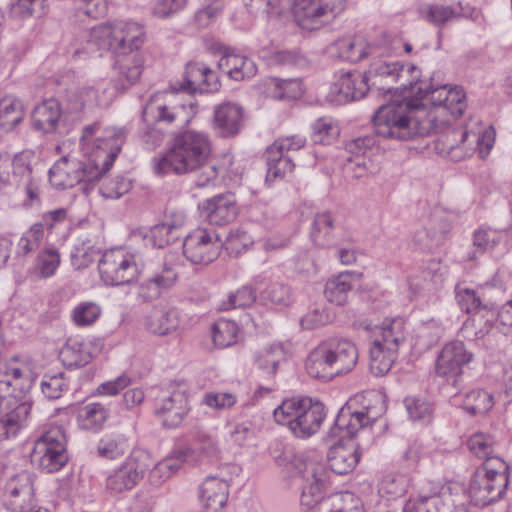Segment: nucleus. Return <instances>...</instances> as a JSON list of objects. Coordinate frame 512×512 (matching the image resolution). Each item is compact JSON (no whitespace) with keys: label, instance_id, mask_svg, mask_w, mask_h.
<instances>
[{"label":"nucleus","instance_id":"1","mask_svg":"<svg viewBox=\"0 0 512 512\" xmlns=\"http://www.w3.org/2000/svg\"><path fill=\"white\" fill-rule=\"evenodd\" d=\"M210 137L203 131L187 129L177 133L159 158H154L156 174L185 175L197 172L195 185L203 188L215 185L224 167L211 159Z\"/></svg>","mask_w":512,"mask_h":512},{"label":"nucleus","instance_id":"2","mask_svg":"<svg viewBox=\"0 0 512 512\" xmlns=\"http://www.w3.org/2000/svg\"><path fill=\"white\" fill-rule=\"evenodd\" d=\"M123 135L115 129L97 143L85 161L62 157L49 170V181L57 189L72 188L80 183L95 184L112 167L123 144Z\"/></svg>","mask_w":512,"mask_h":512},{"label":"nucleus","instance_id":"3","mask_svg":"<svg viewBox=\"0 0 512 512\" xmlns=\"http://www.w3.org/2000/svg\"><path fill=\"white\" fill-rule=\"evenodd\" d=\"M145 39L144 28L134 22L101 24L91 31V41L115 55V68L129 85L142 74L144 60L139 49Z\"/></svg>","mask_w":512,"mask_h":512},{"label":"nucleus","instance_id":"4","mask_svg":"<svg viewBox=\"0 0 512 512\" xmlns=\"http://www.w3.org/2000/svg\"><path fill=\"white\" fill-rule=\"evenodd\" d=\"M358 349L351 340L328 337L312 349L306 359L305 369L315 379L330 381L351 372L358 362Z\"/></svg>","mask_w":512,"mask_h":512},{"label":"nucleus","instance_id":"5","mask_svg":"<svg viewBox=\"0 0 512 512\" xmlns=\"http://www.w3.org/2000/svg\"><path fill=\"white\" fill-rule=\"evenodd\" d=\"M280 465H286L287 468L300 475L305 481L302 488L300 503L308 511L318 512V506L326 497L322 496L323 488L328 479V472L323 463L314 455L309 453L284 452L280 458Z\"/></svg>","mask_w":512,"mask_h":512},{"label":"nucleus","instance_id":"6","mask_svg":"<svg viewBox=\"0 0 512 512\" xmlns=\"http://www.w3.org/2000/svg\"><path fill=\"white\" fill-rule=\"evenodd\" d=\"M275 421L287 426L297 438L307 439L316 434L326 416L324 405L311 398L284 400L273 412Z\"/></svg>","mask_w":512,"mask_h":512},{"label":"nucleus","instance_id":"7","mask_svg":"<svg viewBox=\"0 0 512 512\" xmlns=\"http://www.w3.org/2000/svg\"><path fill=\"white\" fill-rule=\"evenodd\" d=\"M196 114V103L185 102L174 94L156 93L145 103L142 119L159 128H180L188 125Z\"/></svg>","mask_w":512,"mask_h":512},{"label":"nucleus","instance_id":"8","mask_svg":"<svg viewBox=\"0 0 512 512\" xmlns=\"http://www.w3.org/2000/svg\"><path fill=\"white\" fill-rule=\"evenodd\" d=\"M508 466L501 458L484 461L474 472L469 485V496L476 506H487L498 501L508 486Z\"/></svg>","mask_w":512,"mask_h":512},{"label":"nucleus","instance_id":"9","mask_svg":"<svg viewBox=\"0 0 512 512\" xmlns=\"http://www.w3.org/2000/svg\"><path fill=\"white\" fill-rule=\"evenodd\" d=\"M408 103L382 105L375 112L372 122L375 134L385 139L407 141L424 131L412 115Z\"/></svg>","mask_w":512,"mask_h":512},{"label":"nucleus","instance_id":"10","mask_svg":"<svg viewBox=\"0 0 512 512\" xmlns=\"http://www.w3.org/2000/svg\"><path fill=\"white\" fill-rule=\"evenodd\" d=\"M68 459L66 435L59 426L43 433L35 441L31 452L32 463L45 473L59 471Z\"/></svg>","mask_w":512,"mask_h":512},{"label":"nucleus","instance_id":"11","mask_svg":"<svg viewBox=\"0 0 512 512\" xmlns=\"http://www.w3.org/2000/svg\"><path fill=\"white\" fill-rule=\"evenodd\" d=\"M99 274L106 285L131 284L139 274L134 254L123 249H111L103 253L98 264Z\"/></svg>","mask_w":512,"mask_h":512},{"label":"nucleus","instance_id":"12","mask_svg":"<svg viewBox=\"0 0 512 512\" xmlns=\"http://www.w3.org/2000/svg\"><path fill=\"white\" fill-rule=\"evenodd\" d=\"M188 411V393L183 383H169L155 399V415L167 428L178 427Z\"/></svg>","mask_w":512,"mask_h":512},{"label":"nucleus","instance_id":"13","mask_svg":"<svg viewBox=\"0 0 512 512\" xmlns=\"http://www.w3.org/2000/svg\"><path fill=\"white\" fill-rule=\"evenodd\" d=\"M292 9L299 26L317 30L345 9V0H293Z\"/></svg>","mask_w":512,"mask_h":512},{"label":"nucleus","instance_id":"14","mask_svg":"<svg viewBox=\"0 0 512 512\" xmlns=\"http://www.w3.org/2000/svg\"><path fill=\"white\" fill-rule=\"evenodd\" d=\"M153 464V459L145 450H134L121 466L107 478V488L115 493L132 489L144 477Z\"/></svg>","mask_w":512,"mask_h":512},{"label":"nucleus","instance_id":"15","mask_svg":"<svg viewBox=\"0 0 512 512\" xmlns=\"http://www.w3.org/2000/svg\"><path fill=\"white\" fill-rule=\"evenodd\" d=\"M374 400L380 404V408L369 404L363 406V410H352L348 403L342 407L336 417L335 425L330 429V434L335 437H353L360 429L372 424L383 410V402L380 395L371 393Z\"/></svg>","mask_w":512,"mask_h":512},{"label":"nucleus","instance_id":"16","mask_svg":"<svg viewBox=\"0 0 512 512\" xmlns=\"http://www.w3.org/2000/svg\"><path fill=\"white\" fill-rule=\"evenodd\" d=\"M222 240L214 230L197 228L183 241V254L193 264L207 265L218 258Z\"/></svg>","mask_w":512,"mask_h":512},{"label":"nucleus","instance_id":"17","mask_svg":"<svg viewBox=\"0 0 512 512\" xmlns=\"http://www.w3.org/2000/svg\"><path fill=\"white\" fill-rule=\"evenodd\" d=\"M473 358L464 343L460 340H454L447 343L437 356L435 364V373L437 376L452 381L455 385L457 378L462 374L463 367Z\"/></svg>","mask_w":512,"mask_h":512},{"label":"nucleus","instance_id":"18","mask_svg":"<svg viewBox=\"0 0 512 512\" xmlns=\"http://www.w3.org/2000/svg\"><path fill=\"white\" fill-rule=\"evenodd\" d=\"M412 67L405 70L404 65L400 62L377 60L370 64L364 75L369 85L376 87L378 90L390 92L393 89V84L404 76L410 75V81L415 80L416 73H412Z\"/></svg>","mask_w":512,"mask_h":512},{"label":"nucleus","instance_id":"19","mask_svg":"<svg viewBox=\"0 0 512 512\" xmlns=\"http://www.w3.org/2000/svg\"><path fill=\"white\" fill-rule=\"evenodd\" d=\"M177 278L178 274L174 267L165 263L160 270L153 272L139 283L138 298L145 303L157 300L174 286Z\"/></svg>","mask_w":512,"mask_h":512},{"label":"nucleus","instance_id":"20","mask_svg":"<svg viewBox=\"0 0 512 512\" xmlns=\"http://www.w3.org/2000/svg\"><path fill=\"white\" fill-rule=\"evenodd\" d=\"M244 125V110L236 102L225 101L214 107L213 127L216 133L229 138L236 136Z\"/></svg>","mask_w":512,"mask_h":512},{"label":"nucleus","instance_id":"21","mask_svg":"<svg viewBox=\"0 0 512 512\" xmlns=\"http://www.w3.org/2000/svg\"><path fill=\"white\" fill-rule=\"evenodd\" d=\"M457 300L463 311L468 314L474 313L473 318L464 323L463 329L465 331L470 326H474L476 322H481V320L488 314L491 315V317L486 318L484 328H481L479 331H477L475 336L477 338H481L487 334L492 326V321L494 319V313L492 312L491 308H489L487 304H482L480 297L477 296L475 291L472 289H463L459 291L457 293Z\"/></svg>","mask_w":512,"mask_h":512},{"label":"nucleus","instance_id":"22","mask_svg":"<svg viewBox=\"0 0 512 512\" xmlns=\"http://www.w3.org/2000/svg\"><path fill=\"white\" fill-rule=\"evenodd\" d=\"M403 512H466L462 501H457L451 493L441 495L419 496L409 499Z\"/></svg>","mask_w":512,"mask_h":512},{"label":"nucleus","instance_id":"23","mask_svg":"<svg viewBox=\"0 0 512 512\" xmlns=\"http://www.w3.org/2000/svg\"><path fill=\"white\" fill-rule=\"evenodd\" d=\"M369 88L364 74L348 71L342 73L331 85L330 94L335 97V101L345 103L363 98Z\"/></svg>","mask_w":512,"mask_h":512},{"label":"nucleus","instance_id":"24","mask_svg":"<svg viewBox=\"0 0 512 512\" xmlns=\"http://www.w3.org/2000/svg\"><path fill=\"white\" fill-rule=\"evenodd\" d=\"M412 73H416L415 80L408 83H401V88L409 90L417 100H426L434 107H445V100L447 96V85L434 82V77L428 80L420 79V71L417 67H412Z\"/></svg>","mask_w":512,"mask_h":512},{"label":"nucleus","instance_id":"25","mask_svg":"<svg viewBox=\"0 0 512 512\" xmlns=\"http://www.w3.org/2000/svg\"><path fill=\"white\" fill-rule=\"evenodd\" d=\"M203 211L210 224L226 225L238 214L236 198L232 193L216 195L204 202Z\"/></svg>","mask_w":512,"mask_h":512},{"label":"nucleus","instance_id":"26","mask_svg":"<svg viewBox=\"0 0 512 512\" xmlns=\"http://www.w3.org/2000/svg\"><path fill=\"white\" fill-rule=\"evenodd\" d=\"M361 457L359 446L352 440L345 443L338 442L330 447L327 461L330 469L338 475L352 472Z\"/></svg>","mask_w":512,"mask_h":512},{"label":"nucleus","instance_id":"27","mask_svg":"<svg viewBox=\"0 0 512 512\" xmlns=\"http://www.w3.org/2000/svg\"><path fill=\"white\" fill-rule=\"evenodd\" d=\"M218 61V67L235 81L252 78L257 73L255 62L245 55L236 53L229 47H224Z\"/></svg>","mask_w":512,"mask_h":512},{"label":"nucleus","instance_id":"28","mask_svg":"<svg viewBox=\"0 0 512 512\" xmlns=\"http://www.w3.org/2000/svg\"><path fill=\"white\" fill-rule=\"evenodd\" d=\"M4 406L8 411L0 416V442L17 437L27 425L32 407L28 402H21L13 406L10 401Z\"/></svg>","mask_w":512,"mask_h":512},{"label":"nucleus","instance_id":"29","mask_svg":"<svg viewBox=\"0 0 512 512\" xmlns=\"http://www.w3.org/2000/svg\"><path fill=\"white\" fill-rule=\"evenodd\" d=\"M452 224L444 217L433 216L427 226L415 232L413 241L422 250H432L445 243L449 238Z\"/></svg>","mask_w":512,"mask_h":512},{"label":"nucleus","instance_id":"30","mask_svg":"<svg viewBox=\"0 0 512 512\" xmlns=\"http://www.w3.org/2000/svg\"><path fill=\"white\" fill-rule=\"evenodd\" d=\"M191 455L192 450L190 448L176 449L158 463L155 464L153 462L148 470V480L150 484L160 486L176 473L183 463L189 461Z\"/></svg>","mask_w":512,"mask_h":512},{"label":"nucleus","instance_id":"31","mask_svg":"<svg viewBox=\"0 0 512 512\" xmlns=\"http://www.w3.org/2000/svg\"><path fill=\"white\" fill-rule=\"evenodd\" d=\"M339 231L340 227L330 212H319L314 216L310 237L316 246L330 248L338 244Z\"/></svg>","mask_w":512,"mask_h":512},{"label":"nucleus","instance_id":"32","mask_svg":"<svg viewBox=\"0 0 512 512\" xmlns=\"http://www.w3.org/2000/svg\"><path fill=\"white\" fill-rule=\"evenodd\" d=\"M62 110L58 100L50 98L38 104L32 111V126L43 133H51L57 129Z\"/></svg>","mask_w":512,"mask_h":512},{"label":"nucleus","instance_id":"33","mask_svg":"<svg viewBox=\"0 0 512 512\" xmlns=\"http://www.w3.org/2000/svg\"><path fill=\"white\" fill-rule=\"evenodd\" d=\"M228 495V483L214 476H208L200 486V499L203 506L213 512L226 505Z\"/></svg>","mask_w":512,"mask_h":512},{"label":"nucleus","instance_id":"34","mask_svg":"<svg viewBox=\"0 0 512 512\" xmlns=\"http://www.w3.org/2000/svg\"><path fill=\"white\" fill-rule=\"evenodd\" d=\"M99 253L100 248L96 245V237L82 232L78 235L71 252V264L78 270L85 269L94 262Z\"/></svg>","mask_w":512,"mask_h":512},{"label":"nucleus","instance_id":"35","mask_svg":"<svg viewBox=\"0 0 512 512\" xmlns=\"http://www.w3.org/2000/svg\"><path fill=\"white\" fill-rule=\"evenodd\" d=\"M180 324V312L175 307L154 308L146 319L149 331L157 335H167L175 331Z\"/></svg>","mask_w":512,"mask_h":512},{"label":"nucleus","instance_id":"36","mask_svg":"<svg viewBox=\"0 0 512 512\" xmlns=\"http://www.w3.org/2000/svg\"><path fill=\"white\" fill-rule=\"evenodd\" d=\"M129 443L126 433L119 428L113 427L102 436L97 445L98 456L114 460L118 459L128 451Z\"/></svg>","mask_w":512,"mask_h":512},{"label":"nucleus","instance_id":"37","mask_svg":"<svg viewBox=\"0 0 512 512\" xmlns=\"http://www.w3.org/2000/svg\"><path fill=\"white\" fill-rule=\"evenodd\" d=\"M109 409L102 403H88L79 408L77 422L82 430L97 432L106 423Z\"/></svg>","mask_w":512,"mask_h":512},{"label":"nucleus","instance_id":"38","mask_svg":"<svg viewBox=\"0 0 512 512\" xmlns=\"http://www.w3.org/2000/svg\"><path fill=\"white\" fill-rule=\"evenodd\" d=\"M59 358L69 368H79L91 362L93 355L88 344L69 339L60 350Z\"/></svg>","mask_w":512,"mask_h":512},{"label":"nucleus","instance_id":"39","mask_svg":"<svg viewBox=\"0 0 512 512\" xmlns=\"http://www.w3.org/2000/svg\"><path fill=\"white\" fill-rule=\"evenodd\" d=\"M318 512H364V508L359 497L345 491L326 497L319 504Z\"/></svg>","mask_w":512,"mask_h":512},{"label":"nucleus","instance_id":"40","mask_svg":"<svg viewBox=\"0 0 512 512\" xmlns=\"http://www.w3.org/2000/svg\"><path fill=\"white\" fill-rule=\"evenodd\" d=\"M398 356V349L373 342L370 348V371L375 376L387 374Z\"/></svg>","mask_w":512,"mask_h":512},{"label":"nucleus","instance_id":"41","mask_svg":"<svg viewBox=\"0 0 512 512\" xmlns=\"http://www.w3.org/2000/svg\"><path fill=\"white\" fill-rule=\"evenodd\" d=\"M352 273L342 272L329 279L325 284L324 295L330 303L342 306L348 302L352 290Z\"/></svg>","mask_w":512,"mask_h":512},{"label":"nucleus","instance_id":"42","mask_svg":"<svg viewBox=\"0 0 512 512\" xmlns=\"http://www.w3.org/2000/svg\"><path fill=\"white\" fill-rule=\"evenodd\" d=\"M406 339L405 321L401 317L385 320L373 342L399 349Z\"/></svg>","mask_w":512,"mask_h":512},{"label":"nucleus","instance_id":"43","mask_svg":"<svg viewBox=\"0 0 512 512\" xmlns=\"http://www.w3.org/2000/svg\"><path fill=\"white\" fill-rule=\"evenodd\" d=\"M264 155L267 163L266 180L284 178L293 172L295 164L292 155L284 154L270 147L266 149Z\"/></svg>","mask_w":512,"mask_h":512},{"label":"nucleus","instance_id":"44","mask_svg":"<svg viewBox=\"0 0 512 512\" xmlns=\"http://www.w3.org/2000/svg\"><path fill=\"white\" fill-rule=\"evenodd\" d=\"M206 65L199 62H190L186 65L183 79L175 81L172 88L176 92L194 94L202 93L203 75L205 76Z\"/></svg>","mask_w":512,"mask_h":512},{"label":"nucleus","instance_id":"45","mask_svg":"<svg viewBox=\"0 0 512 512\" xmlns=\"http://www.w3.org/2000/svg\"><path fill=\"white\" fill-rule=\"evenodd\" d=\"M25 111L21 100L7 96L0 100V129L9 132L24 119Z\"/></svg>","mask_w":512,"mask_h":512},{"label":"nucleus","instance_id":"46","mask_svg":"<svg viewBox=\"0 0 512 512\" xmlns=\"http://www.w3.org/2000/svg\"><path fill=\"white\" fill-rule=\"evenodd\" d=\"M421 17L442 29L445 25L461 17V13L451 5L426 4L420 8Z\"/></svg>","mask_w":512,"mask_h":512},{"label":"nucleus","instance_id":"47","mask_svg":"<svg viewBox=\"0 0 512 512\" xmlns=\"http://www.w3.org/2000/svg\"><path fill=\"white\" fill-rule=\"evenodd\" d=\"M183 225V218L180 216L172 222L165 221L155 225L147 238L153 247L164 248L179 238L178 229Z\"/></svg>","mask_w":512,"mask_h":512},{"label":"nucleus","instance_id":"48","mask_svg":"<svg viewBox=\"0 0 512 512\" xmlns=\"http://www.w3.org/2000/svg\"><path fill=\"white\" fill-rule=\"evenodd\" d=\"M339 56L351 63L364 59L369 54V45L361 38H344L337 41Z\"/></svg>","mask_w":512,"mask_h":512},{"label":"nucleus","instance_id":"49","mask_svg":"<svg viewBox=\"0 0 512 512\" xmlns=\"http://www.w3.org/2000/svg\"><path fill=\"white\" fill-rule=\"evenodd\" d=\"M211 331L215 346L226 348L236 343L239 328L234 321L219 319L213 324Z\"/></svg>","mask_w":512,"mask_h":512},{"label":"nucleus","instance_id":"50","mask_svg":"<svg viewBox=\"0 0 512 512\" xmlns=\"http://www.w3.org/2000/svg\"><path fill=\"white\" fill-rule=\"evenodd\" d=\"M31 172L30 166L23 163L21 158L14 160H10L8 156L0 158V184H9L12 179L19 184L18 177L29 176Z\"/></svg>","mask_w":512,"mask_h":512},{"label":"nucleus","instance_id":"51","mask_svg":"<svg viewBox=\"0 0 512 512\" xmlns=\"http://www.w3.org/2000/svg\"><path fill=\"white\" fill-rule=\"evenodd\" d=\"M502 239V233L492 228L481 227L473 233V247L475 251L469 255V260L476 258V254H483L494 249Z\"/></svg>","mask_w":512,"mask_h":512},{"label":"nucleus","instance_id":"52","mask_svg":"<svg viewBox=\"0 0 512 512\" xmlns=\"http://www.w3.org/2000/svg\"><path fill=\"white\" fill-rule=\"evenodd\" d=\"M283 359V349L278 345H271L256 353L255 364L265 373L275 375L278 365Z\"/></svg>","mask_w":512,"mask_h":512},{"label":"nucleus","instance_id":"53","mask_svg":"<svg viewBox=\"0 0 512 512\" xmlns=\"http://www.w3.org/2000/svg\"><path fill=\"white\" fill-rule=\"evenodd\" d=\"M339 134L340 129L338 125L330 117L318 118L312 124L311 138L314 143L330 144L337 139Z\"/></svg>","mask_w":512,"mask_h":512},{"label":"nucleus","instance_id":"54","mask_svg":"<svg viewBox=\"0 0 512 512\" xmlns=\"http://www.w3.org/2000/svg\"><path fill=\"white\" fill-rule=\"evenodd\" d=\"M259 298L265 305L287 306L291 302L290 288L283 283L273 282L259 292Z\"/></svg>","mask_w":512,"mask_h":512},{"label":"nucleus","instance_id":"55","mask_svg":"<svg viewBox=\"0 0 512 512\" xmlns=\"http://www.w3.org/2000/svg\"><path fill=\"white\" fill-rule=\"evenodd\" d=\"M495 443L491 435L477 432L468 439L467 446L476 457L489 461L498 458L494 455Z\"/></svg>","mask_w":512,"mask_h":512},{"label":"nucleus","instance_id":"56","mask_svg":"<svg viewBox=\"0 0 512 512\" xmlns=\"http://www.w3.org/2000/svg\"><path fill=\"white\" fill-rule=\"evenodd\" d=\"M335 312L326 305L315 306L309 310L300 320L302 328L313 330L330 324L335 319Z\"/></svg>","mask_w":512,"mask_h":512},{"label":"nucleus","instance_id":"57","mask_svg":"<svg viewBox=\"0 0 512 512\" xmlns=\"http://www.w3.org/2000/svg\"><path fill=\"white\" fill-rule=\"evenodd\" d=\"M464 406L470 414H484L493 407V396L483 389L472 390L466 394Z\"/></svg>","mask_w":512,"mask_h":512},{"label":"nucleus","instance_id":"58","mask_svg":"<svg viewBox=\"0 0 512 512\" xmlns=\"http://www.w3.org/2000/svg\"><path fill=\"white\" fill-rule=\"evenodd\" d=\"M244 4L248 11L256 16L281 15L291 6L290 1L286 0H244Z\"/></svg>","mask_w":512,"mask_h":512},{"label":"nucleus","instance_id":"59","mask_svg":"<svg viewBox=\"0 0 512 512\" xmlns=\"http://www.w3.org/2000/svg\"><path fill=\"white\" fill-rule=\"evenodd\" d=\"M445 328L437 320L431 319L424 322L418 329V342L425 348L436 345L444 336Z\"/></svg>","mask_w":512,"mask_h":512},{"label":"nucleus","instance_id":"60","mask_svg":"<svg viewBox=\"0 0 512 512\" xmlns=\"http://www.w3.org/2000/svg\"><path fill=\"white\" fill-rule=\"evenodd\" d=\"M41 389L48 399H58L69 389V385L64 377V373L60 372L54 375H44Z\"/></svg>","mask_w":512,"mask_h":512},{"label":"nucleus","instance_id":"61","mask_svg":"<svg viewBox=\"0 0 512 512\" xmlns=\"http://www.w3.org/2000/svg\"><path fill=\"white\" fill-rule=\"evenodd\" d=\"M252 242L251 237L245 231L236 229L229 233L222 244L229 255L238 256L246 251Z\"/></svg>","mask_w":512,"mask_h":512},{"label":"nucleus","instance_id":"62","mask_svg":"<svg viewBox=\"0 0 512 512\" xmlns=\"http://www.w3.org/2000/svg\"><path fill=\"white\" fill-rule=\"evenodd\" d=\"M60 265V254L54 248L41 251L37 256V269L43 278L52 276Z\"/></svg>","mask_w":512,"mask_h":512},{"label":"nucleus","instance_id":"63","mask_svg":"<svg viewBox=\"0 0 512 512\" xmlns=\"http://www.w3.org/2000/svg\"><path fill=\"white\" fill-rule=\"evenodd\" d=\"M100 307L93 302H83L77 305L72 313L73 320L77 326H89L100 316Z\"/></svg>","mask_w":512,"mask_h":512},{"label":"nucleus","instance_id":"64","mask_svg":"<svg viewBox=\"0 0 512 512\" xmlns=\"http://www.w3.org/2000/svg\"><path fill=\"white\" fill-rule=\"evenodd\" d=\"M256 300V291L251 286H243L235 293H231L226 302L222 303L223 309L245 308L251 306Z\"/></svg>","mask_w":512,"mask_h":512}]
</instances>
